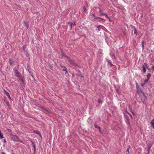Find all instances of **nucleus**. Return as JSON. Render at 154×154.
I'll use <instances>...</instances> for the list:
<instances>
[{
  "instance_id": "f257e3e1",
  "label": "nucleus",
  "mask_w": 154,
  "mask_h": 154,
  "mask_svg": "<svg viewBox=\"0 0 154 154\" xmlns=\"http://www.w3.org/2000/svg\"><path fill=\"white\" fill-rule=\"evenodd\" d=\"M137 91L138 93L140 95L141 94L142 95H143V97H141V100H142V101L144 103V101L145 100V99L146 98V96L145 95L143 92L140 88H138Z\"/></svg>"
},
{
  "instance_id": "f03ea898",
  "label": "nucleus",
  "mask_w": 154,
  "mask_h": 154,
  "mask_svg": "<svg viewBox=\"0 0 154 154\" xmlns=\"http://www.w3.org/2000/svg\"><path fill=\"white\" fill-rule=\"evenodd\" d=\"M10 137L12 140L14 141L21 142H23V141L19 139L17 136L16 135H13L12 134H10Z\"/></svg>"
},
{
  "instance_id": "7ed1b4c3",
  "label": "nucleus",
  "mask_w": 154,
  "mask_h": 154,
  "mask_svg": "<svg viewBox=\"0 0 154 154\" xmlns=\"http://www.w3.org/2000/svg\"><path fill=\"white\" fill-rule=\"evenodd\" d=\"M14 72L15 74V76L18 77L19 79L22 76V74L18 71L17 69L14 70Z\"/></svg>"
},
{
  "instance_id": "20e7f679",
  "label": "nucleus",
  "mask_w": 154,
  "mask_h": 154,
  "mask_svg": "<svg viewBox=\"0 0 154 154\" xmlns=\"http://www.w3.org/2000/svg\"><path fill=\"white\" fill-rule=\"evenodd\" d=\"M69 62L72 65H75V63L73 60L70 59L69 58L66 57Z\"/></svg>"
},
{
  "instance_id": "39448f33",
  "label": "nucleus",
  "mask_w": 154,
  "mask_h": 154,
  "mask_svg": "<svg viewBox=\"0 0 154 154\" xmlns=\"http://www.w3.org/2000/svg\"><path fill=\"white\" fill-rule=\"evenodd\" d=\"M97 28L98 29V31H100L101 29H104L105 28V27L102 25H99L97 26Z\"/></svg>"
},
{
  "instance_id": "423d86ee",
  "label": "nucleus",
  "mask_w": 154,
  "mask_h": 154,
  "mask_svg": "<svg viewBox=\"0 0 154 154\" xmlns=\"http://www.w3.org/2000/svg\"><path fill=\"white\" fill-rule=\"evenodd\" d=\"M150 124L152 126V128L154 129V119H153L150 122Z\"/></svg>"
},
{
  "instance_id": "0eeeda50",
  "label": "nucleus",
  "mask_w": 154,
  "mask_h": 154,
  "mask_svg": "<svg viewBox=\"0 0 154 154\" xmlns=\"http://www.w3.org/2000/svg\"><path fill=\"white\" fill-rule=\"evenodd\" d=\"M19 79H20L21 81L23 83L25 81L24 77L23 76H22Z\"/></svg>"
},
{
  "instance_id": "6e6552de",
  "label": "nucleus",
  "mask_w": 154,
  "mask_h": 154,
  "mask_svg": "<svg viewBox=\"0 0 154 154\" xmlns=\"http://www.w3.org/2000/svg\"><path fill=\"white\" fill-rule=\"evenodd\" d=\"M9 63L10 65H13L14 63V62L13 60H12L11 59L9 60Z\"/></svg>"
},
{
  "instance_id": "1a4fd4ad",
  "label": "nucleus",
  "mask_w": 154,
  "mask_h": 154,
  "mask_svg": "<svg viewBox=\"0 0 154 154\" xmlns=\"http://www.w3.org/2000/svg\"><path fill=\"white\" fill-rule=\"evenodd\" d=\"M101 15L105 16L107 18H109V17L108 16L107 14H106L104 13H103V12H101Z\"/></svg>"
},
{
  "instance_id": "9d476101",
  "label": "nucleus",
  "mask_w": 154,
  "mask_h": 154,
  "mask_svg": "<svg viewBox=\"0 0 154 154\" xmlns=\"http://www.w3.org/2000/svg\"><path fill=\"white\" fill-rule=\"evenodd\" d=\"M107 61L111 66H113V65L112 64L111 61L110 60H107Z\"/></svg>"
},
{
  "instance_id": "9b49d317",
  "label": "nucleus",
  "mask_w": 154,
  "mask_h": 154,
  "mask_svg": "<svg viewBox=\"0 0 154 154\" xmlns=\"http://www.w3.org/2000/svg\"><path fill=\"white\" fill-rule=\"evenodd\" d=\"M151 146H152V145H151V144H149V145H148L147 149H148V153H149V152L150 151V148L151 147Z\"/></svg>"
},
{
  "instance_id": "f8f14e48",
  "label": "nucleus",
  "mask_w": 154,
  "mask_h": 154,
  "mask_svg": "<svg viewBox=\"0 0 154 154\" xmlns=\"http://www.w3.org/2000/svg\"><path fill=\"white\" fill-rule=\"evenodd\" d=\"M111 57L113 59V58L114 59H116L115 55L114 53H112L111 54Z\"/></svg>"
},
{
  "instance_id": "ddd939ff",
  "label": "nucleus",
  "mask_w": 154,
  "mask_h": 154,
  "mask_svg": "<svg viewBox=\"0 0 154 154\" xmlns=\"http://www.w3.org/2000/svg\"><path fill=\"white\" fill-rule=\"evenodd\" d=\"M68 24L70 26V28L72 29V26L73 25V23L71 22H69Z\"/></svg>"
},
{
  "instance_id": "4468645a",
  "label": "nucleus",
  "mask_w": 154,
  "mask_h": 154,
  "mask_svg": "<svg viewBox=\"0 0 154 154\" xmlns=\"http://www.w3.org/2000/svg\"><path fill=\"white\" fill-rule=\"evenodd\" d=\"M142 68L143 69V73H145L146 72V70L145 67L143 65L142 66Z\"/></svg>"
},
{
  "instance_id": "2eb2a0df",
  "label": "nucleus",
  "mask_w": 154,
  "mask_h": 154,
  "mask_svg": "<svg viewBox=\"0 0 154 154\" xmlns=\"http://www.w3.org/2000/svg\"><path fill=\"white\" fill-rule=\"evenodd\" d=\"M151 76V74L150 73H148L147 75V77L148 79H149L150 77Z\"/></svg>"
},
{
  "instance_id": "dca6fc26",
  "label": "nucleus",
  "mask_w": 154,
  "mask_h": 154,
  "mask_svg": "<svg viewBox=\"0 0 154 154\" xmlns=\"http://www.w3.org/2000/svg\"><path fill=\"white\" fill-rule=\"evenodd\" d=\"M35 132L36 134H38V135H39L40 136H41V134L38 131H35Z\"/></svg>"
},
{
  "instance_id": "f3484780",
  "label": "nucleus",
  "mask_w": 154,
  "mask_h": 154,
  "mask_svg": "<svg viewBox=\"0 0 154 154\" xmlns=\"http://www.w3.org/2000/svg\"><path fill=\"white\" fill-rule=\"evenodd\" d=\"M4 93L8 96L9 94V93L5 90H4Z\"/></svg>"
},
{
  "instance_id": "a211bd4d",
  "label": "nucleus",
  "mask_w": 154,
  "mask_h": 154,
  "mask_svg": "<svg viewBox=\"0 0 154 154\" xmlns=\"http://www.w3.org/2000/svg\"><path fill=\"white\" fill-rule=\"evenodd\" d=\"M145 43V42L144 41H143L142 42V48L143 49L144 48V43Z\"/></svg>"
},
{
  "instance_id": "6ab92c4d",
  "label": "nucleus",
  "mask_w": 154,
  "mask_h": 154,
  "mask_svg": "<svg viewBox=\"0 0 154 154\" xmlns=\"http://www.w3.org/2000/svg\"><path fill=\"white\" fill-rule=\"evenodd\" d=\"M95 127L96 128H98L99 129V131H100V127L97 126L96 125H95Z\"/></svg>"
},
{
  "instance_id": "aec40b11",
  "label": "nucleus",
  "mask_w": 154,
  "mask_h": 154,
  "mask_svg": "<svg viewBox=\"0 0 154 154\" xmlns=\"http://www.w3.org/2000/svg\"><path fill=\"white\" fill-rule=\"evenodd\" d=\"M130 146H129L128 148L127 149V151L128 152V154H129V149H130Z\"/></svg>"
},
{
  "instance_id": "412c9836",
  "label": "nucleus",
  "mask_w": 154,
  "mask_h": 154,
  "mask_svg": "<svg viewBox=\"0 0 154 154\" xmlns=\"http://www.w3.org/2000/svg\"><path fill=\"white\" fill-rule=\"evenodd\" d=\"M95 19H101V18L95 16L94 17Z\"/></svg>"
},
{
  "instance_id": "4be33fe9",
  "label": "nucleus",
  "mask_w": 154,
  "mask_h": 154,
  "mask_svg": "<svg viewBox=\"0 0 154 154\" xmlns=\"http://www.w3.org/2000/svg\"><path fill=\"white\" fill-rule=\"evenodd\" d=\"M25 25L26 26V28L27 29H28V26H29V25H28V24L27 23H25Z\"/></svg>"
},
{
  "instance_id": "5701e85b",
  "label": "nucleus",
  "mask_w": 154,
  "mask_h": 154,
  "mask_svg": "<svg viewBox=\"0 0 154 154\" xmlns=\"http://www.w3.org/2000/svg\"><path fill=\"white\" fill-rule=\"evenodd\" d=\"M126 119H127V120L128 123V124H130V122L129 119L128 118H127Z\"/></svg>"
},
{
  "instance_id": "b1692460",
  "label": "nucleus",
  "mask_w": 154,
  "mask_h": 154,
  "mask_svg": "<svg viewBox=\"0 0 154 154\" xmlns=\"http://www.w3.org/2000/svg\"><path fill=\"white\" fill-rule=\"evenodd\" d=\"M83 8L84 9V11L85 12H87V10H86V8H85V6H84L83 7Z\"/></svg>"
},
{
  "instance_id": "393cba45",
  "label": "nucleus",
  "mask_w": 154,
  "mask_h": 154,
  "mask_svg": "<svg viewBox=\"0 0 154 154\" xmlns=\"http://www.w3.org/2000/svg\"><path fill=\"white\" fill-rule=\"evenodd\" d=\"M134 34L137 35V30L135 28L134 30Z\"/></svg>"
},
{
  "instance_id": "a878e982",
  "label": "nucleus",
  "mask_w": 154,
  "mask_h": 154,
  "mask_svg": "<svg viewBox=\"0 0 154 154\" xmlns=\"http://www.w3.org/2000/svg\"><path fill=\"white\" fill-rule=\"evenodd\" d=\"M99 12L101 14V12H102V10H101V9L100 8V7H99Z\"/></svg>"
},
{
  "instance_id": "bb28decb",
  "label": "nucleus",
  "mask_w": 154,
  "mask_h": 154,
  "mask_svg": "<svg viewBox=\"0 0 154 154\" xmlns=\"http://www.w3.org/2000/svg\"><path fill=\"white\" fill-rule=\"evenodd\" d=\"M149 80V79H145L144 81V82H145V83H146V82H147V81Z\"/></svg>"
},
{
  "instance_id": "cd10ccee",
  "label": "nucleus",
  "mask_w": 154,
  "mask_h": 154,
  "mask_svg": "<svg viewBox=\"0 0 154 154\" xmlns=\"http://www.w3.org/2000/svg\"><path fill=\"white\" fill-rule=\"evenodd\" d=\"M98 102L99 103H102V101L101 100H98Z\"/></svg>"
},
{
  "instance_id": "c85d7f7f",
  "label": "nucleus",
  "mask_w": 154,
  "mask_h": 154,
  "mask_svg": "<svg viewBox=\"0 0 154 154\" xmlns=\"http://www.w3.org/2000/svg\"><path fill=\"white\" fill-rule=\"evenodd\" d=\"M32 144H33V146L34 147V150H35V145L34 144V143H32Z\"/></svg>"
},
{
  "instance_id": "c756f323",
  "label": "nucleus",
  "mask_w": 154,
  "mask_h": 154,
  "mask_svg": "<svg viewBox=\"0 0 154 154\" xmlns=\"http://www.w3.org/2000/svg\"><path fill=\"white\" fill-rule=\"evenodd\" d=\"M152 70L153 71H154V65L152 66Z\"/></svg>"
},
{
  "instance_id": "7c9ffc66",
  "label": "nucleus",
  "mask_w": 154,
  "mask_h": 154,
  "mask_svg": "<svg viewBox=\"0 0 154 154\" xmlns=\"http://www.w3.org/2000/svg\"><path fill=\"white\" fill-rule=\"evenodd\" d=\"M62 55L63 56H65L66 57H67L66 56L65 54L63 53H62Z\"/></svg>"
},
{
  "instance_id": "2f4dec72",
  "label": "nucleus",
  "mask_w": 154,
  "mask_h": 154,
  "mask_svg": "<svg viewBox=\"0 0 154 154\" xmlns=\"http://www.w3.org/2000/svg\"><path fill=\"white\" fill-rule=\"evenodd\" d=\"M9 99H11V98L10 96V94H9L8 96H7Z\"/></svg>"
},
{
  "instance_id": "473e14b6",
  "label": "nucleus",
  "mask_w": 154,
  "mask_h": 154,
  "mask_svg": "<svg viewBox=\"0 0 154 154\" xmlns=\"http://www.w3.org/2000/svg\"><path fill=\"white\" fill-rule=\"evenodd\" d=\"M4 142L5 143H6L7 141H6V140L5 139H4Z\"/></svg>"
},
{
  "instance_id": "72a5a7b5",
  "label": "nucleus",
  "mask_w": 154,
  "mask_h": 154,
  "mask_svg": "<svg viewBox=\"0 0 154 154\" xmlns=\"http://www.w3.org/2000/svg\"><path fill=\"white\" fill-rule=\"evenodd\" d=\"M92 15L94 17L95 16V14H92Z\"/></svg>"
},
{
  "instance_id": "f704fd0d",
  "label": "nucleus",
  "mask_w": 154,
  "mask_h": 154,
  "mask_svg": "<svg viewBox=\"0 0 154 154\" xmlns=\"http://www.w3.org/2000/svg\"><path fill=\"white\" fill-rule=\"evenodd\" d=\"M109 20V22H111V20L110 19V18L109 17V18H108Z\"/></svg>"
},
{
  "instance_id": "c9c22d12",
  "label": "nucleus",
  "mask_w": 154,
  "mask_h": 154,
  "mask_svg": "<svg viewBox=\"0 0 154 154\" xmlns=\"http://www.w3.org/2000/svg\"><path fill=\"white\" fill-rule=\"evenodd\" d=\"M144 65H145L146 66H147V64H146V63H144Z\"/></svg>"
},
{
  "instance_id": "e433bc0d",
  "label": "nucleus",
  "mask_w": 154,
  "mask_h": 154,
  "mask_svg": "<svg viewBox=\"0 0 154 154\" xmlns=\"http://www.w3.org/2000/svg\"><path fill=\"white\" fill-rule=\"evenodd\" d=\"M2 154H6V153H5L4 152H2Z\"/></svg>"
},
{
  "instance_id": "4c0bfd02",
  "label": "nucleus",
  "mask_w": 154,
  "mask_h": 154,
  "mask_svg": "<svg viewBox=\"0 0 154 154\" xmlns=\"http://www.w3.org/2000/svg\"><path fill=\"white\" fill-rule=\"evenodd\" d=\"M100 19L102 20H105L103 18H101V19Z\"/></svg>"
},
{
  "instance_id": "58836bf2",
  "label": "nucleus",
  "mask_w": 154,
  "mask_h": 154,
  "mask_svg": "<svg viewBox=\"0 0 154 154\" xmlns=\"http://www.w3.org/2000/svg\"><path fill=\"white\" fill-rule=\"evenodd\" d=\"M99 131L101 133H102V132L100 130V131Z\"/></svg>"
},
{
  "instance_id": "ea45409f",
  "label": "nucleus",
  "mask_w": 154,
  "mask_h": 154,
  "mask_svg": "<svg viewBox=\"0 0 154 154\" xmlns=\"http://www.w3.org/2000/svg\"><path fill=\"white\" fill-rule=\"evenodd\" d=\"M75 23H74L73 25H74V26H75Z\"/></svg>"
},
{
  "instance_id": "a19ab883",
  "label": "nucleus",
  "mask_w": 154,
  "mask_h": 154,
  "mask_svg": "<svg viewBox=\"0 0 154 154\" xmlns=\"http://www.w3.org/2000/svg\"><path fill=\"white\" fill-rule=\"evenodd\" d=\"M63 70L64 71H66V69H63Z\"/></svg>"
},
{
  "instance_id": "79ce46f5",
  "label": "nucleus",
  "mask_w": 154,
  "mask_h": 154,
  "mask_svg": "<svg viewBox=\"0 0 154 154\" xmlns=\"http://www.w3.org/2000/svg\"><path fill=\"white\" fill-rule=\"evenodd\" d=\"M144 85V84H143V85L142 84L141 85H142V86H143Z\"/></svg>"
},
{
  "instance_id": "37998d69",
  "label": "nucleus",
  "mask_w": 154,
  "mask_h": 154,
  "mask_svg": "<svg viewBox=\"0 0 154 154\" xmlns=\"http://www.w3.org/2000/svg\"><path fill=\"white\" fill-rule=\"evenodd\" d=\"M115 1L116 0H114Z\"/></svg>"
},
{
  "instance_id": "c03bdc74",
  "label": "nucleus",
  "mask_w": 154,
  "mask_h": 154,
  "mask_svg": "<svg viewBox=\"0 0 154 154\" xmlns=\"http://www.w3.org/2000/svg\"><path fill=\"white\" fill-rule=\"evenodd\" d=\"M128 154V153H127V154Z\"/></svg>"
},
{
  "instance_id": "a18cd8bd",
  "label": "nucleus",
  "mask_w": 154,
  "mask_h": 154,
  "mask_svg": "<svg viewBox=\"0 0 154 154\" xmlns=\"http://www.w3.org/2000/svg\"><path fill=\"white\" fill-rule=\"evenodd\" d=\"M12 154H14L13 153Z\"/></svg>"
}]
</instances>
